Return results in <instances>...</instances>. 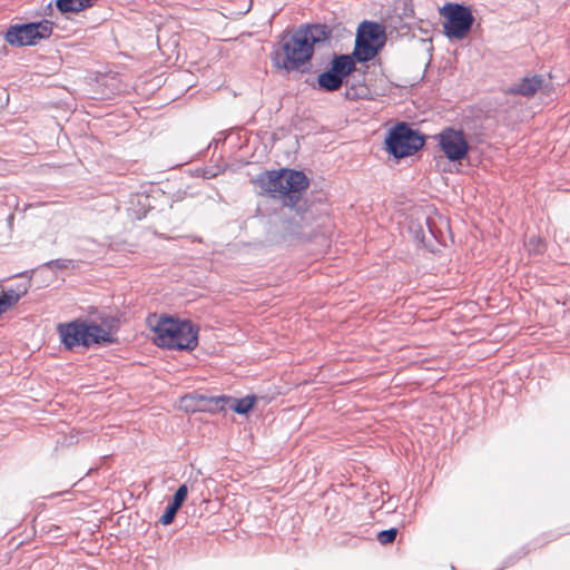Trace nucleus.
Listing matches in <instances>:
<instances>
[{
    "instance_id": "dca6fc26",
    "label": "nucleus",
    "mask_w": 570,
    "mask_h": 570,
    "mask_svg": "<svg viewBox=\"0 0 570 570\" xmlns=\"http://www.w3.org/2000/svg\"><path fill=\"white\" fill-rule=\"evenodd\" d=\"M61 342L67 350H71V322L58 325Z\"/></svg>"
},
{
    "instance_id": "9b49d317",
    "label": "nucleus",
    "mask_w": 570,
    "mask_h": 570,
    "mask_svg": "<svg viewBox=\"0 0 570 570\" xmlns=\"http://www.w3.org/2000/svg\"><path fill=\"white\" fill-rule=\"evenodd\" d=\"M188 494V488L186 484H181L174 494L173 501L167 505L164 514L160 517L159 521L164 525L170 524L177 511L180 509L181 504L186 500Z\"/></svg>"
},
{
    "instance_id": "9d476101",
    "label": "nucleus",
    "mask_w": 570,
    "mask_h": 570,
    "mask_svg": "<svg viewBox=\"0 0 570 570\" xmlns=\"http://www.w3.org/2000/svg\"><path fill=\"white\" fill-rule=\"evenodd\" d=\"M439 145L451 161H461L469 151V142L462 130L445 128L439 135Z\"/></svg>"
},
{
    "instance_id": "20e7f679",
    "label": "nucleus",
    "mask_w": 570,
    "mask_h": 570,
    "mask_svg": "<svg viewBox=\"0 0 570 570\" xmlns=\"http://www.w3.org/2000/svg\"><path fill=\"white\" fill-rule=\"evenodd\" d=\"M99 323L96 321L73 320V345L86 347H100L117 342L118 331L117 318L108 315H100Z\"/></svg>"
},
{
    "instance_id": "a211bd4d",
    "label": "nucleus",
    "mask_w": 570,
    "mask_h": 570,
    "mask_svg": "<svg viewBox=\"0 0 570 570\" xmlns=\"http://www.w3.org/2000/svg\"><path fill=\"white\" fill-rule=\"evenodd\" d=\"M96 1L97 0H73V13L92 7Z\"/></svg>"
},
{
    "instance_id": "0eeeda50",
    "label": "nucleus",
    "mask_w": 570,
    "mask_h": 570,
    "mask_svg": "<svg viewBox=\"0 0 570 570\" xmlns=\"http://www.w3.org/2000/svg\"><path fill=\"white\" fill-rule=\"evenodd\" d=\"M387 151L395 158L413 155L424 145V139L406 124L392 128L385 139Z\"/></svg>"
},
{
    "instance_id": "6e6552de",
    "label": "nucleus",
    "mask_w": 570,
    "mask_h": 570,
    "mask_svg": "<svg viewBox=\"0 0 570 570\" xmlns=\"http://www.w3.org/2000/svg\"><path fill=\"white\" fill-rule=\"evenodd\" d=\"M440 13L445 19L444 33L451 39H463L474 22L471 10L463 4L446 3L440 9Z\"/></svg>"
},
{
    "instance_id": "f3484780",
    "label": "nucleus",
    "mask_w": 570,
    "mask_h": 570,
    "mask_svg": "<svg viewBox=\"0 0 570 570\" xmlns=\"http://www.w3.org/2000/svg\"><path fill=\"white\" fill-rule=\"evenodd\" d=\"M396 535H397L396 528H391L389 530H382L377 533V541L382 546H386V544L392 543L395 540Z\"/></svg>"
},
{
    "instance_id": "1a4fd4ad",
    "label": "nucleus",
    "mask_w": 570,
    "mask_h": 570,
    "mask_svg": "<svg viewBox=\"0 0 570 570\" xmlns=\"http://www.w3.org/2000/svg\"><path fill=\"white\" fill-rule=\"evenodd\" d=\"M52 23L48 20L26 24H16L8 29L6 40L12 46H32L39 39L50 36Z\"/></svg>"
},
{
    "instance_id": "4468645a",
    "label": "nucleus",
    "mask_w": 570,
    "mask_h": 570,
    "mask_svg": "<svg viewBox=\"0 0 570 570\" xmlns=\"http://www.w3.org/2000/svg\"><path fill=\"white\" fill-rule=\"evenodd\" d=\"M317 82L318 86L326 91L338 90L343 85V80L331 69L322 72L317 78Z\"/></svg>"
},
{
    "instance_id": "f03ea898",
    "label": "nucleus",
    "mask_w": 570,
    "mask_h": 570,
    "mask_svg": "<svg viewBox=\"0 0 570 570\" xmlns=\"http://www.w3.org/2000/svg\"><path fill=\"white\" fill-rule=\"evenodd\" d=\"M148 324L155 333L154 342L160 347L193 351L198 344V330L190 321L154 315Z\"/></svg>"
},
{
    "instance_id": "2eb2a0df",
    "label": "nucleus",
    "mask_w": 570,
    "mask_h": 570,
    "mask_svg": "<svg viewBox=\"0 0 570 570\" xmlns=\"http://www.w3.org/2000/svg\"><path fill=\"white\" fill-rule=\"evenodd\" d=\"M21 297V294L14 289L3 291L0 295V316L14 306Z\"/></svg>"
},
{
    "instance_id": "6ab92c4d",
    "label": "nucleus",
    "mask_w": 570,
    "mask_h": 570,
    "mask_svg": "<svg viewBox=\"0 0 570 570\" xmlns=\"http://www.w3.org/2000/svg\"><path fill=\"white\" fill-rule=\"evenodd\" d=\"M57 8L61 13H70L71 12V0H57Z\"/></svg>"
},
{
    "instance_id": "7ed1b4c3",
    "label": "nucleus",
    "mask_w": 570,
    "mask_h": 570,
    "mask_svg": "<svg viewBox=\"0 0 570 570\" xmlns=\"http://www.w3.org/2000/svg\"><path fill=\"white\" fill-rule=\"evenodd\" d=\"M256 184L262 193L273 198L288 196L294 200L308 187V179L303 171L281 169L262 173L256 178Z\"/></svg>"
},
{
    "instance_id": "39448f33",
    "label": "nucleus",
    "mask_w": 570,
    "mask_h": 570,
    "mask_svg": "<svg viewBox=\"0 0 570 570\" xmlns=\"http://www.w3.org/2000/svg\"><path fill=\"white\" fill-rule=\"evenodd\" d=\"M386 41L383 26L372 21H363L356 32L353 57L360 62H366L375 58Z\"/></svg>"
},
{
    "instance_id": "ddd939ff",
    "label": "nucleus",
    "mask_w": 570,
    "mask_h": 570,
    "mask_svg": "<svg viewBox=\"0 0 570 570\" xmlns=\"http://www.w3.org/2000/svg\"><path fill=\"white\" fill-rule=\"evenodd\" d=\"M355 58L353 53L335 56L332 63L331 70L337 75L342 80L350 76L355 70Z\"/></svg>"
},
{
    "instance_id": "423d86ee",
    "label": "nucleus",
    "mask_w": 570,
    "mask_h": 570,
    "mask_svg": "<svg viewBox=\"0 0 570 570\" xmlns=\"http://www.w3.org/2000/svg\"><path fill=\"white\" fill-rule=\"evenodd\" d=\"M185 406L190 407L189 402H195L193 411L218 412L230 409L238 414H247L255 405V396H245L243 399H234L226 395L210 396L199 395L197 397H185Z\"/></svg>"
},
{
    "instance_id": "f257e3e1",
    "label": "nucleus",
    "mask_w": 570,
    "mask_h": 570,
    "mask_svg": "<svg viewBox=\"0 0 570 570\" xmlns=\"http://www.w3.org/2000/svg\"><path fill=\"white\" fill-rule=\"evenodd\" d=\"M328 36L325 24L298 28L291 37L283 39L276 65L287 71L298 69L311 60L315 45L326 41Z\"/></svg>"
},
{
    "instance_id": "f8f14e48",
    "label": "nucleus",
    "mask_w": 570,
    "mask_h": 570,
    "mask_svg": "<svg viewBox=\"0 0 570 570\" xmlns=\"http://www.w3.org/2000/svg\"><path fill=\"white\" fill-rule=\"evenodd\" d=\"M543 79L540 76L524 77L509 88V92L524 97L533 96L541 87Z\"/></svg>"
}]
</instances>
